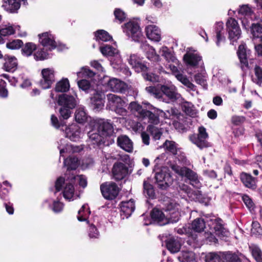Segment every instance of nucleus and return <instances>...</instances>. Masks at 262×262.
Segmentation results:
<instances>
[{
    "label": "nucleus",
    "mask_w": 262,
    "mask_h": 262,
    "mask_svg": "<svg viewBox=\"0 0 262 262\" xmlns=\"http://www.w3.org/2000/svg\"><path fill=\"white\" fill-rule=\"evenodd\" d=\"M20 27L16 26L13 28L11 26H5L4 27L0 29V43H4V40L2 36H6L13 34L16 30H19Z\"/></svg>",
    "instance_id": "nucleus-29"
},
{
    "label": "nucleus",
    "mask_w": 262,
    "mask_h": 262,
    "mask_svg": "<svg viewBox=\"0 0 262 262\" xmlns=\"http://www.w3.org/2000/svg\"><path fill=\"white\" fill-rule=\"evenodd\" d=\"M223 23L219 22L216 24V43L217 46H220L221 42L225 41V37L223 34H222V31L223 30Z\"/></svg>",
    "instance_id": "nucleus-40"
},
{
    "label": "nucleus",
    "mask_w": 262,
    "mask_h": 262,
    "mask_svg": "<svg viewBox=\"0 0 262 262\" xmlns=\"http://www.w3.org/2000/svg\"><path fill=\"white\" fill-rule=\"evenodd\" d=\"M90 213V211L88 208L87 205H83L78 211L77 215L78 220L80 222L86 221L87 223H89V222L87 221V217Z\"/></svg>",
    "instance_id": "nucleus-39"
},
{
    "label": "nucleus",
    "mask_w": 262,
    "mask_h": 262,
    "mask_svg": "<svg viewBox=\"0 0 262 262\" xmlns=\"http://www.w3.org/2000/svg\"><path fill=\"white\" fill-rule=\"evenodd\" d=\"M129 108L130 111L138 115V117L142 118L144 113L146 111L142 108V106L136 102H132L129 104Z\"/></svg>",
    "instance_id": "nucleus-36"
},
{
    "label": "nucleus",
    "mask_w": 262,
    "mask_h": 262,
    "mask_svg": "<svg viewBox=\"0 0 262 262\" xmlns=\"http://www.w3.org/2000/svg\"><path fill=\"white\" fill-rule=\"evenodd\" d=\"M128 60L129 64L136 72H146L147 70V67L142 63L141 59L137 55L131 54Z\"/></svg>",
    "instance_id": "nucleus-18"
},
{
    "label": "nucleus",
    "mask_w": 262,
    "mask_h": 262,
    "mask_svg": "<svg viewBox=\"0 0 262 262\" xmlns=\"http://www.w3.org/2000/svg\"><path fill=\"white\" fill-rule=\"evenodd\" d=\"M208 225L213 228L216 234L226 236L228 233L227 230L224 227L223 221L220 218L213 217L209 220Z\"/></svg>",
    "instance_id": "nucleus-13"
},
{
    "label": "nucleus",
    "mask_w": 262,
    "mask_h": 262,
    "mask_svg": "<svg viewBox=\"0 0 262 262\" xmlns=\"http://www.w3.org/2000/svg\"><path fill=\"white\" fill-rule=\"evenodd\" d=\"M64 165L67 167L68 170L75 169L79 165L78 159L75 157H70L64 159Z\"/></svg>",
    "instance_id": "nucleus-38"
},
{
    "label": "nucleus",
    "mask_w": 262,
    "mask_h": 262,
    "mask_svg": "<svg viewBox=\"0 0 262 262\" xmlns=\"http://www.w3.org/2000/svg\"><path fill=\"white\" fill-rule=\"evenodd\" d=\"M6 83L3 79H0V97L7 98L8 95V91L6 88Z\"/></svg>",
    "instance_id": "nucleus-62"
},
{
    "label": "nucleus",
    "mask_w": 262,
    "mask_h": 262,
    "mask_svg": "<svg viewBox=\"0 0 262 262\" xmlns=\"http://www.w3.org/2000/svg\"><path fill=\"white\" fill-rule=\"evenodd\" d=\"M155 178L158 186L163 189H166L172 181V178L166 167L158 169L155 172Z\"/></svg>",
    "instance_id": "nucleus-4"
},
{
    "label": "nucleus",
    "mask_w": 262,
    "mask_h": 262,
    "mask_svg": "<svg viewBox=\"0 0 262 262\" xmlns=\"http://www.w3.org/2000/svg\"><path fill=\"white\" fill-rule=\"evenodd\" d=\"M104 94L102 92H96L91 98V101L93 109L97 112L101 110L104 107Z\"/></svg>",
    "instance_id": "nucleus-17"
},
{
    "label": "nucleus",
    "mask_w": 262,
    "mask_h": 262,
    "mask_svg": "<svg viewBox=\"0 0 262 262\" xmlns=\"http://www.w3.org/2000/svg\"><path fill=\"white\" fill-rule=\"evenodd\" d=\"M95 37L96 40L102 41H107L112 38L106 31L103 30L97 31L95 34Z\"/></svg>",
    "instance_id": "nucleus-48"
},
{
    "label": "nucleus",
    "mask_w": 262,
    "mask_h": 262,
    "mask_svg": "<svg viewBox=\"0 0 262 262\" xmlns=\"http://www.w3.org/2000/svg\"><path fill=\"white\" fill-rule=\"evenodd\" d=\"M71 110H72V108H69L61 106L59 110L60 117L63 119H68L71 116Z\"/></svg>",
    "instance_id": "nucleus-59"
},
{
    "label": "nucleus",
    "mask_w": 262,
    "mask_h": 262,
    "mask_svg": "<svg viewBox=\"0 0 262 262\" xmlns=\"http://www.w3.org/2000/svg\"><path fill=\"white\" fill-rule=\"evenodd\" d=\"M238 13L243 16V17H250L251 20H253V18L254 17L253 11L248 5H243L240 6Z\"/></svg>",
    "instance_id": "nucleus-33"
},
{
    "label": "nucleus",
    "mask_w": 262,
    "mask_h": 262,
    "mask_svg": "<svg viewBox=\"0 0 262 262\" xmlns=\"http://www.w3.org/2000/svg\"><path fill=\"white\" fill-rule=\"evenodd\" d=\"M58 147L60 150L61 156H63V154L65 152L69 154L71 152H78L83 149V147L81 146L65 144V141L63 139L60 140V145Z\"/></svg>",
    "instance_id": "nucleus-15"
},
{
    "label": "nucleus",
    "mask_w": 262,
    "mask_h": 262,
    "mask_svg": "<svg viewBox=\"0 0 262 262\" xmlns=\"http://www.w3.org/2000/svg\"><path fill=\"white\" fill-rule=\"evenodd\" d=\"M240 179L244 186L251 189H255L257 187V180L253 178L251 174L246 172H242L240 175Z\"/></svg>",
    "instance_id": "nucleus-19"
},
{
    "label": "nucleus",
    "mask_w": 262,
    "mask_h": 262,
    "mask_svg": "<svg viewBox=\"0 0 262 262\" xmlns=\"http://www.w3.org/2000/svg\"><path fill=\"white\" fill-rule=\"evenodd\" d=\"M205 227V222L204 219L202 218L196 219L191 224L192 229L197 232L203 231Z\"/></svg>",
    "instance_id": "nucleus-35"
},
{
    "label": "nucleus",
    "mask_w": 262,
    "mask_h": 262,
    "mask_svg": "<svg viewBox=\"0 0 262 262\" xmlns=\"http://www.w3.org/2000/svg\"><path fill=\"white\" fill-rule=\"evenodd\" d=\"M146 91L150 95L159 99H162V94L160 90L155 86H150L145 88Z\"/></svg>",
    "instance_id": "nucleus-50"
},
{
    "label": "nucleus",
    "mask_w": 262,
    "mask_h": 262,
    "mask_svg": "<svg viewBox=\"0 0 262 262\" xmlns=\"http://www.w3.org/2000/svg\"><path fill=\"white\" fill-rule=\"evenodd\" d=\"M124 33L131 37L135 41H138L142 36V33L139 25L135 21H129L123 26Z\"/></svg>",
    "instance_id": "nucleus-6"
},
{
    "label": "nucleus",
    "mask_w": 262,
    "mask_h": 262,
    "mask_svg": "<svg viewBox=\"0 0 262 262\" xmlns=\"http://www.w3.org/2000/svg\"><path fill=\"white\" fill-rule=\"evenodd\" d=\"M107 86L108 89L114 92L121 93L124 91L127 88L125 82L116 78L110 79L107 81Z\"/></svg>",
    "instance_id": "nucleus-14"
},
{
    "label": "nucleus",
    "mask_w": 262,
    "mask_h": 262,
    "mask_svg": "<svg viewBox=\"0 0 262 262\" xmlns=\"http://www.w3.org/2000/svg\"><path fill=\"white\" fill-rule=\"evenodd\" d=\"M34 58L36 60H42L48 58V54L42 50L38 51L34 54Z\"/></svg>",
    "instance_id": "nucleus-63"
},
{
    "label": "nucleus",
    "mask_w": 262,
    "mask_h": 262,
    "mask_svg": "<svg viewBox=\"0 0 262 262\" xmlns=\"http://www.w3.org/2000/svg\"><path fill=\"white\" fill-rule=\"evenodd\" d=\"M251 253L257 262H262V251L256 245H252L249 246Z\"/></svg>",
    "instance_id": "nucleus-41"
},
{
    "label": "nucleus",
    "mask_w": 262,
    "mask_h": 262,
    "mask_svg": "<svg viewBox=\"0 0 262 262\" xmlns=\"http://www.w3.org/2000/svg\"><path fill=\"white\" fill-rule=\"evenodd\" d=\"M221 257H223L218 253L210 252L207 254L205 257V262H221Z\"/></svg>",
    "instance_id": "nucleus-46"
},
{
    "label": "nucleus",
    "mask_w": 262,
    "mask_h": 262,
    "mask_svg": "<svg viewBox=\"0 0 262 262\" xmlns=\"http://www.w3.org/2000/svg\"><path fill=\"white\" fill-rule=\"evenodd\" d=\"M58 103L59 105L73 109L76 106L77 101L73 96L62 94L59 96Z\"/></svg>",
    "instance_id": "nucleus-16"
},
{
    "label": "nucleus",
    "mask_w": 262,
    "mask_h": 262,
    "mask_svg": "<svg viewBox=\"0 0 262 262\" xmlns=\"http://www.w3.org/2000/svg\"><path fill=\"white\" fill-rule=\"evenodd\" d=\"M67 137L73 141L78 140L81 137V132L79 127L76 124H73L70 127L66 128Z\"/></svg>",
    "instance_id": "nucleus-23"
},
{
    "label": "nucleus",
    "mask_w": 262,
    "mask_h": 262,
    "mask_svg": "<svg viewBox=\"0 0 262 262\" xmlns=\"http://www.w3.org/2000/svg\"><path fill=\"white\" fill-rule=\"evenodd\" d=\"M54 71L52 69H43L41 71L42 79L40 81V85L43 89L51 87L54 81Z\"/></svg>",
    "instance_id": "nucleus-10"
},
{
    "label": "nucleus",
    "mask_w": 262,
    "mask_h": 262,
    "mask_svg": "<svg viewBox=\"0 0 262 262\" xmlns=\"http://www.w3.org/2000/svg\"><path fill=\"white\" fill-rule=\"evenodd\" d=\"M147 130L150 133L155 140L160 139L162 134L160 129L153 125H148Z\"/></svg>",
    "instance_id": "nucleus-49"
},
{
    "label": "nucleus",
    "mask_w": 262,
    "mask_h": 262,
    "mask_svg": "<svg viewBox=\"0 0 262 262\" xmlns=\"http://www.w3.org/2000/svg\"><path fill=\"white\" fill-rule=\"evenodd\" d=\"M63 197L69 201H72L75 198V188L71 182H67L63 191Z\"/></svg>",
    "instance_id": "nucleus-28"
},
{
    "label": "nucleus",
    "mask_w": 262,
    "mask_h": 262,
    "mask_svg": "<svg viewBox=\"0 0 262 262\" xmlns=\"http://www.w3.org/2000/svg\"><path fill=\"white\" fill-rule=\"evenodd\" d=\"M183 59L187 65L196 67L201 61V57L196 53L188 52L183 57Z\"/></svg>",
    "instance_id": "nucleus-22"
},
{
    "label": "nucleus",
    "mask_w": 262,
    "mask_h": 262,
    "mask_svg": "<svg viewBox=\"0 0 262 262\" xmlns=\"http://www.w3.org/2000/svg\"><path fill=\"white\" fill-rule=\"evenodd\" d=\"M146 36L151 40L159 41L161 39V31L155 25H148L146 27Z\"/></svg>",
    "instance_id": "nucleus-20"
},
{
    "label": "nucleus",
    "mask_w": 262,
    "mask_h": 262,
    "mask_svg": "<svg viewBox=\"0 0 262 262\" xmlns=\"http://www.w3.org/2000/svg\"><path fill=\"white\" fill-rule=\"evenodd\" d=\"M238 56L241 62L245 67L248 66V54L245 46L244 45H241L238 47L237 52Z\"/></svg>",
    "instance_id": "nucleus-34"
},
{
    "label": "nucleus",
    "mask_w": 262,
    "mask_h": 262,
    "mask_svg": "<svg viewBox=\"0 0 262 262\" xmlns=\"http://www.w3.org/2000/svg\"><path fill=\"white\" fill-rule=\"evenodd\" d=\"M75 120L79 123H83L86 122L88 118L84 107H78L75 113Z\"/></svg>",
    "instance_id": "nucleus-31"
},
{
    "label": "nucleus",
    "mask_w": 262,
    "mask_h": 262,
    "mask_svg": "<svg viewBox=\"0 0 262 262\" xmlns=\"http://www.w3.org/2000/svg\"><path fill=\"white\" fill-rule=\"evenodd\" d=\"M255 76L257 79L253 78V80L257 84L260 85L262 82V69L258 66L254 68Z\"/></svg>",
    "instance_id": "nucleus-60"
},
{
    "label": "nucleus",
    "mask_w": 262,
    "mask_h": 262,
    "mask_svg": "<svg viewBox=\"0 0 262 262\" xmlns=\"http://www.w3.org/2000/svg\"><path fill=\"white\" fill-rule=\"evenodd\" d=\"M251 31L253 36L260 38L262 42V22L251 24Z\"/></svg>",
    "instance_id": "nucleus-37"
},
{
    "label": "nucleus",
    "mask_w": 262,
    "mask_h": 262,
    "mask_svg": "<svg viewBox=\"0 0 262 262\" xmlns=\"http://www.w3.org/2000/svg\"><path fill=\"white\" fill-rule=\"evenodd\" d=\"M194 79L197 84L202 85L204 88H206L207 85V80L204 74H197L194 76Z\"/></svg>",
    "instance_id": "nucleus-53"
},
{
    "label": "nucleus",
    "mask_w": 262,
    "mask_h": 262,
    "mask_svg": "<svg viewBox=\"0 0 262 262\" xmlns=\"http://www.w3.org/2000/svg\"><path fill=\"white\" fill-rule=\"evenodd\" d=\"M78 85L79 88L83 91L88 90L90 86V82L84 79L79 81L78 82Z\"/></svg>",
    "instance_id": "nucleus-64"
},
{
    "label": "nucleus",
    "mask_w": 262,
    "mask_h": 262,
    "mask_svg": "<svg viewBox=\"0 0 262 262\" xmlns=\"http://www.w3.org/2000/svg\"><path fill=\"white\" fill-rule=\"evenodd\" d=\"M36 49V45L32 42H28L25 44V46L22 48L21 51L23 54L26 56H30L33 52Z\"/></svg>",
    "instance_id": "nucleus-47"
},
{
    "label": "nucleus",
    "mask_w": 262,
    "mask_h": 262,
    "mask_svg": "<svg viewBox=\"0 0 262 262\" xmlns=\"http://www.w3.org/2000/svg\"><path fill=\"white\" fill-rule=\"evenodd\" d=\"M107 108L121 115L126 113L125 108L126 103L120 96L113 94H108L107 95Z\"/></svg>",
    "instance_id": "nucleus-2"
},
{
    "label": "nucleus",
    "mask_w": 262,
    "mask_h": 262,
    "mask_svg": "<svg viewBox=\"0 0 262 262\" xmlns=\"http://www.w3.org/2000/svg\"><path fill=\"white\" fill-rule=\"evenodd\" d=\"M165 211L171 212L170 213L171 214L178 212L180 208V205L179 204L177 203L174 201L170 200L168 202L166 203L165 204Z\"/></svg>",
    "instance_id": "nucleus-43"
},
{
    "label": "nucleus",
    "mask_w": 262,
    "mask_h": 262,
    "mask_svg": "<svg viewBox=\"0 0 262 262\" xmlns=\"http://www.w3.org/2000/svg\"><path fill=\"white\" fill-rule=\"evenodd\" d=\"M23 45V41L20 39H15L6 43L7 48L11 50H17L19 49Z\"/></svg>",
    "instance_id": "nucleus-54"
},
{
    "label": "nucleus",
    "mask_w": 262,
    "mask_h": 262,
    "mask_svg": "<svg viewBox=\"0 0 262 262\" xmlns=\"http://www.w3.org/2000/svg\"><path fill=\"white\" fill-rule=\"evenodd\" d=\"M121 211L126 217H129L135 209L134 201L130 199L129 201H122L120 205Z\"/></svg>",
    "instance_id": "nucleus-24"
},
{
    "label": "nucleus",
    "mask_w": 262,
    "mask_h": 262,
    "mask_svg": "<svg viewBox=\"0 0 262 262\" xmlns=\"http://www.w3.org/2000/svg\"><path fill=\"white\" fill-rule=\"evenodd\" d=\"M162 95H165L168 100L174 101L180 97L176 87L171 84H162L160 86Z\"/></svg>",
    "instance_id": "nucleus-11"
},
{
    "label": "nucleus",
    "mask_w": 262,
    "mask_h": 262,
    "mask_svg": "<svg viewBox=\"0 0 262 262\" xmlns=\"http://www.w3.org/2000/svg\"><path fill=\"white\" fill-rule=\"evenodd\" d=\"M98 126V130L101 135L104 136H111L114 133V127L112 124L102 119H97L94 121Z\"/></svg>",
    "instance_id": "nucleus-8"
},
{
    "label": "nucleus",
    "mask_w": 262,
    "mask_h": 262,
    "mask_svg": "<svg viewBox=\"0 0 262 262\" xmlns=\"http://www.w3.org/2000/svg\"><path fill=\"white\" fill-rule=\"evenodd\" d=\"M147 48L148 49L146 53L147 58L153 61H158L160 56L156 53L155 50L150 46H147Z\"/></svg>",
    "instance_id": "nucleus-51"
},
{
    "label": "nucleus",
    "mask_w": 262,
    "mask_h": 262,
    "mask_svg": "<svg viewBox=\"0 0 262 262\" xmlns=\"http://www.w3.org/2000/svg\"><path fill=\"white\" fill-rule=\"evenodd\" d=\"M70 88V84L68 79H62L56 83L55 91L58 92H65Z\"/></svg>",
    "instance_id": "nucleus-42"
},
{
    "label": "nucleus",
    "mask_w": 262,
    "mask_h": 262,
    "mask_svg": "<svg viewBox=\"0 0 262 262\" xmlns=\"http://www.w3.org/2000/svg\"><path fill=\"white\" fill-rule=\"evenodd\" d=\"M208 138L206 128L203 126L199 128L198 134H193L189 137L191 142L201 149L210 146V143L207 141Z\"/></svg>",
    "instance_id": "nucleus-3"
},
{
    "label": "nucleus",
    "mask_w": 262,
    "mask_h": 262,
    "mask_svg": "<svg viewBox=\"0 0 262 262\" xmlns=\"http://www.w3.org/2000/svg\"><path fill=\"white\" fill-rule=\"evenodd\" d=\"M148 118L149 121L151 123L157 124L159 123V117L150 111L146 110L144 113V115L142 118Z\"/></svg>",
    "instance_id": "nucleus-52"
},
{
    "label": "nucleus",
    "mask_w": 262,
    "mask_h": 262,
    "mask_svg": "<svg viewBox=\"0 0 262 262\" xmlns=\"http://www.w3.org/2000/svg\"><path fill=\"white\" fill-rule=\"evenodd\" d=\"M151 217L154 221L160 225H164L168 223V219L165 215L157 208L152 209L151 212Z\"/></svg>",
    "instance_id": "nucleus-26"
},
{
    "label": "nucleus",
    "mask_w": 262,
    "mask_h": 262,
    "mask_svg": "<svg viewBox=\"0 0 262 262\" xmlns=\"http://www.w3.org/2000/svg\"><path fill=\"white\" fill-rule=\"evenodd\" d=\"M195 254L192 251H183L179 257L182 262H189L194 259Z\"/></svg>",
    "instance_id": "nucleus-45"
},
{
    "label": "nucleus",
    "mask_w": 262,
    "mask_h": 262,
    "mask_svg": "<svg viewBox=\"0 0 262 262\" xmlns=\"http://www.w3.org/2000/svg\"><path fill=\"white\" fill-rule=\"evenodd\" d=\"M39 41L47 50H52L57 46L54 36L50 32H46L38 35Z\"/></svg>",
    "instance_id": "nucleus-9"
},
{
    "label": "nucleus",
    "mask_w": 262,
    "mask_h": 262,
    "mask_svg": "<svg viewBox=\"0 0 262 262\" xmlns=\"http://www.w3.org/2000/svg\"><path fill=\"white\" fill-rule=\"evenodd\" d=\"M71 181H73L74 180V181L77 182L79 185L81 186L82 187H85L87 185V181L86 178L82 176H73L71 179Z\"/></svg>",
    "instance_id": "nucleus-57"
},
{
    "label": "nucleus",
    "mask_w": 262,
    "mask_h": 262,
    "mask_svg": "<svg viewBox=\"0 0 262 262\" xmlns=\"http://www.w3.org/2000/svg\"><path fill=\"white\" fill-rule=\"evenodd\" d=\"M171 168L179 175L187 178L190 181V184L194 187L196 188L201 187L202 184L199 179L198 174L191 169L186 167H181L176 165H171Z\"/></svg>",
    "instance_id": "nucleus-1"
},
{
    "label": "nucleus",
    "mask_w": 262,
    "mask_h": 262,
    "mask_svg": "<svg viewBox=\"0 0 262 262\" xmlns=\"http://www.w3.org/2000/svg\"><path fill=\"white\" fill-rule=\"evenodd\" d=\"M5 63L4 66L7 71H13L17 66V61L15 57L13 56H6L5 57Z\"/></svg>",
    "instance_id": "nucleus-32"
},
{
    "label": "nucleus",
    "mask_w": 262,
    "mask_h": 262,
    "mask_svg": "<svg viewBox=\"0 0 262 262\" xmlns=\"http://www.w3.org/2000/svg\"><path fill=\"white\" fill-rule=\"evenodd\" d=\"M78 77H92L95 75V73L90 69L87 68H82L80 72L77 73Z\"/></svg>",
    "instance_id": "nucleus-56"
},
{
    "label": "nucleus",
    "mask_w": 262,
    "mask_h": 262,
    "mask_svg": "<svg viewBox=\"0 0 262 262\" xmlns=\"http://www.w3.org/2000/svg\"><path fill=\"white\" fill-rule=\"evenodd\" d=\"M118 146L127 152H130L133 150V143L126 135H121L117 138Z\"/></svg>",
    "instance_id": "nucleus-21"
},
{
    "label": "nucleus",
    "mask_w": 262,
    "mask_h": 262,
    "mask_svg": "<svg viewBox=\"0 0 262 262\" xmlns=\"http://www.w3.org/2000/svg\"><path fill=\"white\" fill-rule=\"evenodd\" d=\"M176 77L180 82L185 85L190 90L195 91L196 90V86L190 81L189 79L186 75L181 73L176 74Z\"/></svg>",
    "instance_id": "nucleus-30"
},
{
    "label": "nucleus",
    "mask_w": 262,
    "mask_h": 262,
    "mask_svg": "<svg viewBox=\"0 0 262 262\" xmlns=\"http://www.w3.org/2000/svg\"><path fill=\"white\" fill-rule=\"evenodd\" d=\"M100 51L103 55L110 56H114L118 52V51L116 48L109 45L101 47Z\"/></svg>",
    "instance_id": "nucleus-44"
},
{
    "label": "nucleus",
    "mask_w": 262,
    "mask_h": 262,
    "mask_svg": "<svg viewBox=\"0 0 262 262\" xmlns=\"http://www.w3.org/2000/svg\"><path fill=\"white\" fill-rule=\"evenodd\" d=\"M229 38L232 42L236 41L241 36V30L237 21L233 18H230L226 23Z\"/></svg>",
    "instance_id": "nucleus-7"
},
{
    "label": "nucleus",
    "mask_w": 262,
    "mask_h": 262,
    "mask_svg": "<svg viewBox=\"0 0 262 262\" xmlns=\"http://www.w3.org/2000/svg\"><path fill=\"white\" fill-rule=\"evenodd\" d=\"M100 190L103 196L106 200H113L118 195L119 189L113 182H106L100 185Z\"/></svg>",
    "instance_id": "nucleus-5"
},
{
    "label": "nucleus",
    "mask_w": 262,
    "mask_h": 262,
    "mask_svg": "<svg viewBox=\"0 0 262 262\" xmlns=\"http://www.w3.org/2000/svg\"><path fill=\"white\" fill-rule=\"evenodd\" d=\"M19 0H3L2 7L10 13L16 12L20 8Z\"/></svg>",
    "instance_id": "nucleus-25"
},
{
    "label": "nucleus",
    "mask_w": 262,
    "mask_h": 262,
    "mask_svg": "<svg viewBox=\"0 0 262 262\" xmlns=\"http://www.w3.org/2000/svg\"><path fill=\"white\" fill-rule=\"evenodd\" d=\"M167 249L171 253L178 252L181 248V244L177 239L171 237L166 241Z\"/></svg>",
    "instance_id": "nucleus-27"
},
{
    "label": "nucleus",
    "mask_w": 262,
    "mask_h": 262,
    "mask_svg": "<svg viewBox=\"0 0 262 262\" xmlns=\"http://www.w3.org/2000/svg\"><path fill=\"white\" fill-rule=\"evenodd\" d=\"M144 192L149 197H152L155 192L152 186L148 183L144 182L143 183Z\"/></svg>",
    "instance_id": "nucleus-61"
},
{
    "label": "nucleus",
    "mask_w": 262,
    "mask_h": 262,
    "mask_svg": "<svg viewBox=\"0 0 262 262\" xmlns=\"http://www.w3.org/2000/svg\"><path fill=\"white\" fill-rule=\"evenodd\" d=\"M164 147L173 155H176L177 148L176 143L173 141H166L164 143Z\"/></svg>",
    "instance_id": "nucleus-55"
},
{
    "label": "nucleus",
    "mask_w": 262,
    "mask_h": 262,
    "mask_svg": "<svg viewBox=\"0 0 262 262\" xmlns=\"http://www.w3.org/2000/svg\"><path fill=\"white\" fill-rule=\"evenodd\" d=\"M225 262H241L237 255L231 253H227L223 255Z\"/></svg>",
    "instance_id": "nucleus-58"
},
{
    "label": "nucleus",
    "mask_w": 262,
    "mask_h": 262,
    "mask_svg": "<svg viewBox=\"0 0 262 262\" xmlns=\"http://www.w3.org/2000/svg\"><path fill=\"white\" fill-rule=\"evenodd\" d=\"M128 167L123 163L119 162L114 164L112 173L116 180H121L124 179L128 173Z\"/></svg>",
    "instance_id": "nucleus-12"
}]
</instances>
